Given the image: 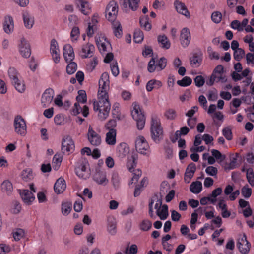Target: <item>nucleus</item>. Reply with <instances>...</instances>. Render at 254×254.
<instances>
[{
  "instance_id": "4d7b16f0",
  "label": "nucleus",
  "mask_w": 254,
  "mask_h": 254,
  "mask_svg": "<svg viewBox=\"0 0 254 254\" xmlns=\"http://www.w3.org/2000/svg\"><path fill=\"white\" fill-rule=\"evenodd\" d=\"M79 33V28L78 27H73L70 33V36L72 40L76 41L78 39Z\"/></svg>"
},
{
  "instance_id": "e2e57ef3",
  "label": "nucleus",
  "mask_w": 254,
  "mask_h": 254,
  "mask_svg": "<svg viewBox=\"0 0 254 254\" xmlns=\"http://www.w3.org/2000/svg\"><path fill=\"white\" fill-rule=\"evenodd\" d=\"M105 16L106 18L110 21L112 22V23L115 22V20L117 18V14H114L113 12L107 11L105 10Z\"/></svg>"
},
{
  "instance_id": "0eeeda50",
  "label": "nucleus",
  "mask_w": 254,
  "mask_h": 254,
  "mask_svg": "<svg viewBox=\"0 0 254 254\" xmlns=\"http://www.w3.org/2000/svg\"><path fill=\"white\" fill-rule=\"evenodd\" d=\"M88 163L86 160L78 163V166L75 168L76 175L81 178L86 179L90 176V172L87 170V167Z\"/></svg>"
},
{
  "instance_id": "bb28decb",
  "label": "nucleus",
  "mask_w": 254,
  "mask_h": 254,
  "mask_svg": "<svg viewBox=\"0 0 254 254\" xmlns=\"http://www.w3.org/2000/svg\"><path fill=\"white\" fill-rule=\"evenodd\" d=\"M99 86L98 95L108 96L107 90L109 88V84L101 80L99 81Z\"/></svg>"
},
{
  "instance_id": "412c9836",
  "label": "nucleus",
  "mask_w": 254,
  "mask_h": 254,
  "mask_svg": "<svg viewBox=\"0 0 254 254\" xmlns=\"http://www.w3.org/2000/svg\"><path fill=\"white\" fill-rule=\"evenodd\" d=\"M78 6L80 5L81 11L84 15H88L91 12V8L89 3L85 0H76Z\"/></svg>"
},
{
  "instance_id": "7c9ffc66",
  "label": "nucleus",
  "mask_w": 254,
  "mask_h": 254,
  "mask_svg": "<svg viewBox=\"0 0 254 254\" xmlns=\"http://www.w3.org/2000/svg\"><path fill=\"white\" fill-rule=\"evenodd\" d=\"M137 160V155L132 154L131 159H129L127 163V167L130 172H133L134 169L136 166Z\"/></svg>"
},
{
  "instance_id": "c03bdc74",
  "label": "nucleus",
  "mask_w": 254,
  "mask_h": 254,
  "mask_svg": "<svg viewBox=\"0 0 254 254\" xmlns=\"http://www.w3.org/2000/svg\"><path fill=\"white\" fill-rule=\"evenodd\" d=\"M244 55L245 51L242 48H238L237 50L234 51V58L237 61H240Z\"/></svg>"
},
{
  "instance_id": "13d9d810",
  "label": "nucleus",
  "mask_w": 254,
  "mask_h": 254,
  "mask_svg": "<svg viewBox=\"0 0 254 254\" xmlns=\"http://www.w3.org/2000/svg\"><path fill=\"white\" fill-rule=\"evenodd\" d=\"M207 52L209 54V58L211 59H215L219 60L220 56L219 53L213 51L212 48L211 46H209L207 48Z\"/></svg>"
},
{
  "instance_id": "4be33fe9",
  "label": "nucleus",
  "mask_w": 254,
  "mask_h": 254,
  "mask_svg": "<svg viewBox=\"0 0 254 254\" xmlns=\"http://www.w3.org/2000/svg\"><path fill=\"white\" fill-rule=\"evenodd\" d=\"M93 179L99 184H103L104 182H108L105 173L100 170H96L93 176Z\"/></svg>"
},
{
  "instance_id": "0e129e2a",
  "label": "nucleus",
  "mask_w": 254,
  "mask_h": 254,
  "mask_svg": "<svg viewBox=\"0 0 254 254\" xmlns=\"http://www.w3.org/2000/svg\"><path fill=\"white\" fill-rule=\"evenodd\" d=\"M206 173L210 176H216L218 173V170L217 168L212 166H209L205 169Z\"/></svg>"
},
{
  "instance_id": "f704fd0d",
  "label": "nucleus",
  "mask_w": 254,
  "mask_h": 254,
  "mask_svg": "<svg viewBox=\"0 0 254 254\" xmlns=\"http://www.w3.org/2000/svg\"><path fill=\"white\" fill-rule=\"evenodd\" d=\"M152 227V222L148 219L143 220L139 225V229L143 231H149Z\"/></svg>"
},
{
  "instance_id": "f257e3e1",
  "label": "nucleus",
  "mask_w": 254,
  "mask_h": 254,
  "mask_svg": "<svg viewBox=\"0 0 254 254\" xmlns=\"http://www.w3.org/2000/svg\"><path fill=\"white\" fill-rule=\"evenodd\" d=\"M99 101H95V105L100 106L101 109H100L98 114L99 119L102 120H105L108 116L111 105L108 100V96L98 95Z\"/></svg>"
},
{
  "instance_id": "79ce46f5",
  "label": "nucleus",
  "mask_w": 254,
  "mask_h": 254,
  "mask_svg": "<svg viewBox=\"0 0 254 254\" xmlns=\"http://www.w3.org/2000/svg\"><path fill=\"white\" fill-rule=\"evenodd\" d=\"M143 33L140 30H136L134 32L133 40L135 43H139L143 40Z\"/></svg>"
},
{
  "instance_id": "c756f323",
  "label": "nucleus",
  "mask_w": 254,
  "mask_h": 254,
  "mask_svg": "<svg viewBox=\"0 0 254 254\" xmlns=\"http://www.w3.org/2000/svg\"><path fill=\"white\" fill-rule=\"evenodd\" d=\"M2 191L6 193L8 195H10L13 191V186L12 183L8 181H4L1 184Z\"/></svg>"
},
{
  "instance_id": "49530a36",
  "label": "nucleus",
  "mask_w": 254,
  "mask_h": 254,
  "mask_svg": "<svg viewBox=\"0 0 254 254\" xmlns=\"http://www.w3.org/2000/svg\"><path fill=\"white\" fill-rule=\"evenodd\" d=\"M247 179L252 186H254V173L251 168H249L247 170Z\"/></svg>"
},
{
  "instance_id": "39448f33",
  "label": "nucleus",
  "mask_w": 254,
  "mask_h": 254,
  "mask_svg": "<svg viewBox=\"0 0 254 254\" xmlns=\"http://www.w3.org/2000/svg\"><path fill=\"white\" fill-rule=\"evenodd\" d=\"M14 127L15 131L21 136H24L26 134L27 127L25 121L20 115L15 117L14 121Z\"/></svg>"
},
{
  "instance_id": "6e6d98bb",
  "label": "nucleus",
  "mask_w": 254,
  "mask_h": 254,
  "mask_svg": "<svg viewBox=\"0 0 254 254\" xmlns=\"http://www.w3.org/2000/svg\"><path fill=\"white\" fill-rule=\"evenodd\" d=\"M156 61L155 58H152L148 64L147 70L148 72L152 73L157 69L156 66Z\"/></svg>"
},
{
  "instance_id": "4468645a",
  "label": "nucleus",
  "mask_w": 254,
  "mask_h": 254,
  "mask_svg": "<svg viewBox=\"0 0 254 254\" xmlns=\"http://www.w3.org/2000/svg\"><path fill=\"white\" fill-rule=\"evenodd\" d=\"M174 7L176 11L180 14L190 18V15L185 3L179 0H175L174 2Z\"/></svg>"
},
{
  "instance_id": "69168bd1",
  "label": "nucleus",
  "mask_w": 254,
  "mask_h": 254,
  "mask_svg": "<svg viewBox=\"0 0 254 254\" xmlns=\"http://www.w3.org/2000/svg\"><path fill=\"white\" fill-rule=\"evenodd\" d=\"M202 61V58L200 56H198L196 54H194L193 56L190 58V62L191 64L195 65L197 64H200Z\"/></svg>"
},
{
  "instance_id": "3c124183",
  "label": "nucleus",
  "mask_w": 254,
  "mask_h": 254,
  "mask_svg": "<svg viewBox=\"0 0 254 254\" xmlns=\"http://www.w3.org/2000/svg\"><path fill=\"white\" fill-rule=\"evenodd\" d=\"M164 115L167 119L174 120L176 117V112L173 109H168L165 112Z\"/></svg>"
},
{
  "instance_id": "2eb2a0df",
  "label": "nucleus",
  "mask_w": 254,
  "mask_h": 254,
  "mask_svg": "<svg viewBox=\"0 0 254 254\" xmlns=\"http://www.w3.org/2000/svg\"><path fill=\"white\" fill-rule=\"evenodd\" d=\"M63 54L65 61H72L74 59V53L72 47L69 44H65L63 49Z\"/></svg>"
},
{
  "instance_id": "cd10ccee",
  "label": "nucleus",
  "mask_w": 254,
  "mask_h": 254,
  "mask_svg": "<svg viewBox=\"0 0 254 254\" xmlns=\"http://www.w3.org/2000/svg\"><path fill=\"white\" fill-rule=\"evenodd\" d=\"M230 162L228 164L227 168L229 170L233 169L236 168L238 166L237 161L238 159L241 160L242 158L241 155L239 153H236L235 154H232L230 157Z\"/></svg>"
},
{
  "instance_id": "37998d69",
  "label": "nucleus",
  "mask_w": 254,
  "mask_h": 254,
  "mask_svg": "<svg viewBox=\"0 0 254 254\" xmlns=\"http://www.w3.org/2000/svg\"><path fill=\"white\" fill-rule=\"evenodd\" d=\"M78 95L76 97V99L78 102L85 103L87 102V96L86 92L83 90H80L78 91Z\"/></svg>"
},
{
  "instance_id": "a211bd4d",
  "label": "nucleus",
  "mask_w": 254,
  "mask_h": 254,
  "mask_svg": "<svg viewBox=\"0 0 254 254\" xmlns=\"http://www.w3.org/2000/svg\"><path fill=\"white\" fill-rule=\"evenodd\" d=\"M66 185L65 181L63 178H59L55 182L54 186L55 192L57 194L62 193L65 190Z\"/></svg>"
},
{
  "instance_id": "5fc2aeb1",
  "label": "nucleus",
  "mask_w": 254,
  "mask_h": 254,
  "mask_svg": "<svg viewBox=\"0 0 254 254\" xmlns=\"http://www.w3.org/2000/svg\"><path fill=\"white\" fill-rule=\"evenodd\" d=\"M222 133L224 136L228 140L232 139L233 135L231 128L229 127H226L223 129Z\"/></svg>"
},
{
  "instance_id": "9b49d317",
  "label": "nucleus",
  "mask_w": 254,
  "mask_h": 254,
  "mask_svg": "<svg viewBox=\"0 0 254 254\" xmlns=\"http://www.w3.org/2000/svg\"><path fill=\"white\" fill-rule=\"evenodd\" d=\"M88 139L90 143L94 146H98L101 142L100 135L96 133L90 126L88 129Z\"/></svg>"
},
{
  "instance_id": "2f4dec72",
  "label": "nucleus",
  "mask_w": 254,
  "mask_h": 254,
  "mask_svg": "<svg viewBox=\"0 0 254 254\" xmlns=\"http://www.w3.org/2000/svg\"><path fill=\"white\" fill-rule=\"evenodd\" d=\"M157 40L159 43L161 44L162 48L168 49L170 48V42L165 35L158 36Z\"/></svg>"
},
{
  "instance_id": "aec40b11",
  "label": "nucleus",
  "mask_w": 254,
  "mask_h": 254,
  "mask_svg": "<svg viewBox=\"0 0 254 254\" xmlns=\"http://www.w3.org/2000/svg\"><path fill=\"white\" fill-rule=\"evenodd\" d=\"M20 195L24 202L27 205H30L35 199L33 194L28 190H23Z\"/></svg>"
},
{
  "instance_id": "4c0bfd02",
  "label": "nucleus",
  "mask_w": 254,
  "mask_h": 254,
  "mask_svg": "<svg viewBox=\"0 0 254 254\" xmlns=\"http://www.w3.org/2000/svg\"><path fill=\"white\" fill-rule=\"evenodd\" d=\"M166 65L167 59L164 57L160 58L156 64V66H157V70L158 71H161L164 69L166 67Z\"/></svg>"
},
{
  "instance_id": "5701e85b",
  "label": "nucleus",
  "mask_w": 254,
  "mask_h": 254,
  "mask_svg": "<svg viewBox=\"0 0 254 254\" xmlns=\"http://www.w3.org/2000/svg\"><path fill=\"white\" fill-rule=\"evenodd\" d=\"M107 221L109 233L112 235H115L117 232V222L115 218L113 216H109L108 217Z\"/></svg>"
},
{
  "instance_id": "a878e982",
  "label": "nucleus",
  "mask_w": 254,
  "mask_h": 254,
  "mask_svg": "<svg viewBox=\"0 0 254 254\" xmlns=\"http://www.w3.org/2000/svg\"><path fill=\"white\" fill-rule=\"evenodd\" d=\"M23 19L25 26L28 29H31L34 24V17L28 13L23 14Z\"/></svg>"
},
{
  "instance_id": "c85d7f7f",
  "label": "nucleus",
  "mask_w": 254,
  "mask_h": 254,
  "mask_svg": "<svg viewBox=\"0 0 254 254\" xmlns=\"http://www.w3.org/2000/svg\"><path fill=\"white\" fill-rule=\"evenodd\" d=\"M202 185L201 182L197 181L191 183L190 187V191L194 194H198L201 192Z\"/></svg>"
},
{
  "instance_id": "8fccbe9b",
  "label": "nucleus",
  "mask_w": 254,
  "mask_h": 254,
  "mask_svg": "<svg viewBox=\"0 0 254 254\" xmlns=\"http://www.w3.org/2000/svg\"><path fill=\"white\" fill-rule=\"evenodd\" d=\"M211 153L213 156L217 160H219L220 161H223L226 158V156L225 155H222L218 150H211Z\"/></svg>"
},
{
  "instance_id": "603ef678",
  "label": "nucleus",
  "mask_w": 254,
  "mask_h": 254,
  "mask_svg": "<svg viewBox=\"0 0 254 254\" xmlns=\"http://www.w3.org/2000/svg\"><path fill=\"white\" fill-rule=\"evenodd\" d=\"M161 208L160 219L161 220H165L168 217L169 215L168 207L166 204H164L162 206Z\"/></svg>"
},
{
  "instance_id": "a18cd8bd",
  "label": "nucleus",
  "mask_w": 254,
  "mask_h": 254,
  "mask_svg": "<svg viewBox=\"0 0 254 254\" xmlns=\"http://www.w3.org/2000/svg\"><path fill=\"white\" fill-rule=\"evenodd\" d=\"M21 210V206L17 200H13L12 202L11 212L13 214H18Z\"/></svg>"
},
{
  "instance_id": "9d476101",
  "label": "nucleus",
  "mask_w": 254,
  "mask_h": 254,
  "mask_svg": "<svg viewBox=\"0 0 254 254\" xmlns=\"http://www.w3.org/2000/svg\"><path fill=\"white\" fill-rule=\"evenodd\" d=\"M54 95V91L52 88L47 89L41 97V104L44 108L47 107L52 102Z\"/></svg>"
},
{
  "instance_id": "a19ab883",
  "label": "nucleus",
  "mask_w": 254,
  "mask_h": 254,
  "mask_svg": "<svg viewBox=\"0 0 254 254\" xmlns=\"http://www.w3.org/2000/svg\"><path fill=\"white\" fill-rule=\"evenodd\" d=\"M195 171L196 165L194 163L191 162L187 166L185 174L190 176L193 177Z\"/></svg>"
},
{
  "instance_id": "ddd939ff",
  "label": "nucleus",
  "mask_w": 254,
  "mask_h": 254,
  "mask_svg": "<svg viewBox=\"0 0 254 254\" xmlns=\"http://www.w3.org/2000/svg\"><path fill=\"white\" fill-rule=\"evenodd\" d=\"M237 246L241 253L246 254L249 252L250 244L247 241L245 234H244L241 238L239 239L237 242Z\"/></svg>"
},
{
  "instance_id": "6e6552de",
  "label": "nucleus",
  "mask_w": 254,
  "mask_h": 254,
  "mask_svg": "<svg viewBox=\"0 0 254 254\" xmlns=\"http://www.w3.org/2000/svg\"><path fill=\"white\" fill-rule=\"evenodd\" d=\"M149 148L148 142L142 136H139L135 141V149L136 151L143 155H146L147 151Z\"/></svg>"
},
{
  "instance_id": "b1692460",
  "label": "nucleus",
  "mask_w": 254,
  "mask_h": 254,
  "mask_svg": "<svg viewBox=\"0 0 254 254\" xmlns=\"http://www.w3.org/2000/svg\"><path fill=\"white\" fill-rule=\"evenodd\" d=\"M116 130L115 129H110L108 132L106 133V142L110 145H114L116 144Z\"/></svg>"
},
{
  "instance_id": "de8ad7c7",
  "label": "nucleus",
  "mask_w": 254,
  "mask_h": 254,
  "mask_svg": "<svg viewBox=\"0 0 254 254\" xmlns=\"http://www.w3.org/2000/svg\"><path fill=\"white\" fill-rule=\"evenodd\" d=\"M112 182L114 187L117 189L120 187V178L118 173L114 172L112 174Z\"/></svg>"
},
{
  "instance_id": "f3484780",
  "label": "nucleus",
  "mask_w": 254,
  "mask_h": 254,
  "mask_svg": "<svg viewBox=\"0 0 254 254\" xmlns=\"http://www.w3.org/2000/svg\"><path fill=\"white\" fill-rule=\"evenodd\" d=\"M94 50V46L92 44L87 43L83 45L82 47L81 51L80 53L81 57L82 58L91 57L92 56L91 54L93 53Z\"/></svg>"
},
{
  "instance_id": "473e14b6",
  "label": "nucleus",
  "mask_w": 254,
  "mask_h": 254,
  "mask_svg": "<svg viewBox=\"0 0 254 254\" xmlns=\"http://www.w3.org/2000/svg\"><path fill=\"white\" fill-rule=\"evenodd\" d=\"M112 25L115 36L118 38H121L122 36L123 32L120 23L119 21H116L112 23Z\"/></svg>"
},
{
  "instance_id": "680f3d73",
  "label": "nucleus",
  "mask_w": 254,
  "mask_h": 254,
  "mask_svg": "<svg viewBox=\"0 0 254 254\" xmlns=\"http://www.w3.org/2000/svg\"><path fill=\"white\" fill-rule=\"evenodd\" d=\"M24 235V231L22 229H18L15 232H13V236L15 241H19Z\"/></svg>"
},
{
  "instance_id": "ea45409f",
  "label": "nucleus",
  "mask_w": 254,
  "mask_h": 254,
  "mask_svg": "<svg viewBox=\"0 0 254 254\" xmlns=\"http://www.w3.org/2000/svg\"><path fill=\"white\" fill-rule=\"evenodd\" d=\"M69 64L66 66V72L68 74H73L77 70V65L74 62H69Z\"/></svg>"
},
{
  "instance_id": "bf43d9fd",
  "label": "nucleus",
  "mask_w": 254,
  "mask_h": 254,
  "mask_svg": "<svg viewBox=\"0 0 254 254\" xmlns=\"http://www.w3.org/2000/svg\"><path fill=\"white\" fill-rule=\"evenodd\" d=\"M231 27L235 30H237L238 31H243V28L241 25L240 22L238 20H234L232 21L230 25Z\"/></svg>"
},
{
  "instance_id": "f03ea898",
  "label": "nucleus",
  "mask_w": 254,
  "mask_h": 254,
  "mask_svg": "<svg viewBox=\"0 0 254 254\" xmlns=\"http://www.w3.org/2000/svg\"><path fill=\"white\" fill-rule=\"evenodd\" d=\"M151 136L156 143H159L163 137V131L161 124L157 118H152L151 121Z\"/></svg>"
},
{
  "instance_id": "052dcab7",
  "label": "nucleus",
  "mask_w": 254,
  "mask_h": 254,
  "mask_svg": "<svg viewBox=\"0 0 254 254\" xmlns=\"http://www.w3.org/2000/svg\"><path fill=\"white\" fill-rule=\"evenodd\" d=\"M195 85L197 87H202L205 83V79L201 75H198L194 79Z\"/></svg>"
},
{
  "instance_id": "423d86ee",
  "label": "nucleus",
  "mask_w": 254,
  "mask_h": 254,
  "mask_svg": "<svg viewBox=\"0 0 254 254\" xmlns=\"http://www.w3.org/2000/svg\"><path fill=\"white\" fill-rule=\"evenodd\" d=\"M74 141L69 135L63 137L62 141V151L63 153L69 154L74 151Z\"/></svg>"
},
{
  "instance_id": "864d4df0",
  "label": "nucleus",
  "mask_w": 254,
  "mask_h": 254,
  "mask_svg": "<svg viewBox=\"0 0 254 254\" xmlns=\"http://www.w3.org/2000/svg\"><path fill=\"white\" fill-rule=\"evenodd\" d=\"M211 19L215 23H219L222 19V14L219 11H214L211 14Z\"/></svg>"
},
{
  "instance_id": "72a5a7b5",
  "label": "nucleus",
  "mask_w": 254,
  "mask_h": 254,
  "mask_svg": "<svg viewBox=\"0 0 254 254\" xmlns=\"http://www.w3.org/2000/svg\"><path fill=\"white\" fill-rule=\"evenodd\" d=\"M72 203L70 202H63L62 204V213L64 216L68 215L72 210Z\"/></svg>"
},
{
  "instance_id": "20e7f679",
  "label": "nucleus",
  "mask_w": 254,
  "mask_h": 254,
  "mask_svg": "<svg viewBox=\"0 0 254 254\" xmlns=\"http://www.w3.org/2000/svg\"><path fill=\"white\" fill-rule=\"evenodd\" d=\"M131 115L133 119L136 122L137 128L139 130H142L144 127L145 117L138 105L135 104Z\"/></svg>"
},
{
  "instance_id": "774afa93",
  "label": "nucleus",
  "mask_w": 254,
  "mask_h": 254,
  "mask_svg": "<svg viewBox=\"0 0 254 254\" xmlns=\"http://www.w3.org/2000/svg\"><path fill=\"white\" fill-rule=\"evenodd\" d=\"M10 247L5 244H0V254H6L10 251Z\"/></svg>"
},
{
  "instance_id": "6ab92c4d",
  "label": "nucleus",
  "mask_w": 254,
  "mask_h": 254,
  "mask_svg": "<svg viewBox=\"0 0 254 254\" xmlns=\"http://www.w3.org/2000/svg\"><path fill=\"white\" fill-rule=\"evenodd\" d=\"M129 152V148L126 143L122 142L117 147V153L121 158L125 157L128 154Z\"/></svg>"
},
{
  "instance_id": "7ed1b4c3",
  "label": "nucleus",
  "mask_w": 254,
  "mask_h": 254,
  "mask_svg": "<svg viewBox=\"0 0 254 254\" xmlns=\"http://www.w3.org/2000/svg\"><path fill=\"white\" fill-rule=\"evenodd\" d=\"M8 76L15 88L19 92L22 93L25 90L23 81L19 78V74L14 67H10L8 70Z\"/></svg>"
},
{
  "instance_id": "c9c22d12",
  "label": "nucleus",
  "mask_w": 254,
  "mask_h": 254,
  "mask_svg": "<svg viewBox=\"0 0 254 254\" xmlns=\"http://www.w3.org/2000/svg\"><path fill=\"white\" fill-rule=\"evenodd\" d=\"M22 179L26 182L31 180L33 178V172L31 169L27 168L22 171L21 173Z\"/></svg>"
},
{
  "instance_id": "393cba45",
  "label": "nucleus",
  "mask_w": 254,
  "mask_h": 254,
  "mask_svg": "<svg viewBox=\"0 0 254 254\" xmlns=\"http://www.w3.org/2000/svg\"><path fill=\"white\" fill-rule=\"evenodd\" d=\"M13 29V20L11 16H8L5 17L3 23V29L6 33H10Z\"/></svg>"
},
{
  "instance_id": "1a4fd4ad",
  "label": "nucleus",
  "mask_w": 254,
  "mask_h": 254,
  "mask_svg": "<svg viewBox=\"0 0 254 254\" xmlns=\"http://www.w3.org/2000/svg\"><path fill=\"white\" fill-rule=\"evenodd\" d=\"M120 4L124 10L129 7L133 11H136L138 7L140 0H119Z\"/></svg>"
},
{
  "instance_id": "f8f14e48",
  "label": "nucleus",
  "mask_w": 254,
  "mask_h": 254,
  "mask_svg": "<svg viewBox=\"0 0 254 254\" xmlns=\"http://www.w3.org/2000/svg\"><path fill=\"white\" fill-rule=\"evenodd\" d=\"M19 51L23 57L29 58L31 54L30 44L24 38L21 39V43L19 45Z\"/></svg>"
},
{
  "instance_id": "09e8293b",
  "label": "nucleus",
  "mask_w": 254,
  "mask_h": 254,
  "mask_svg": "<svg viewBox=\"0 0 254 254\" xmlns=\"http://www.w3.org/2000/svg\"><path fill=\"white\" fill-rule=\"evenodd\" d=\"M241 194L245 198H249L252 194V189L246 185L242 188Z\"/></svg>"
},
{
  "instance_id": "e433bc0d",
  "label": "nucleus",
  "mask_w": 254,
  "mask_h": 254,
  "mask_svg": "<svg viewBox=\"0 0 254 254\" xmlns=\"http://www.w3.org/2000/svg\"><path fill=\"white\" fill-rule=\"evenodd\" d=\"M118 4L114 0L110 1L106 6V10L107 11L113 12L114 14H118Z\"/></svg>"
},
{
  "instance_id": "58836bf2",
  "label": "nucleus",
  "mask_w": 254,
  "mask_h": 254,
  "mask_svg": "<svg viewBox=\"0 0 254 254\" xmlns=\"http://www.w3.org/2000/svg\"><path fill=\"white\" fill-rule=\"evenodd\" d=\"M192 83V80L190 77L185 76L182 80H178L177 83L180 86L186 87L190 85Z\"/></svg>"
},
{
  "instance_id": "dca6fc26",
  "label": "nucleus",
  "mask_w": 254,
  "mask_h": 254,
  "mask_svg": "<svg viewBox=\"0 0 254 254\" xmlns=\"http://www.w3.org/2000/svg\"><path fill=\"white\" fill-rule=\"evenodd\" d=\"M180 41L182 45L184 47H187L190 41V30L187 28H184L181 32Z\"/></svg>"
},
{
  "instance_id": "338daca9",
  "label": "nucleus",
  "mask_w": 254,
  "mask_h": 254,
  "mask_svg": "<svg viewBox=\"0 0 254 254\" xmlns=\"http://www.w3.org/2000/svg\"><path fill=\"white\" fill-rule=\"evenodd\" d=\"M82 109L80 106L79 102L78 101L75 103L74 107L71 111V114L73 115L76 116L81 112Z\"/></svg>"
}]
</instances>
